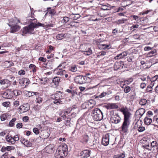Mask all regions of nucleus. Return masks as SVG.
I'll use <instances>...</instances> for the list:
<instances>
[{
	"mask_svg": "<svg viewBox=\"0 0 158 158\" xmlns=\"http://www.w3.org/2000/svg\"><path fill=\"white\" fill-rule=\"evenodd\" d=\"M36 25L33 22H31L28 26L24 27L22 30L23 35L34 31L35 28H36Z\"/></svg>",
	"mask_w": 158,
	"mask_h": 158,
	"instance_id": "nucleus-3",
	"label": "nucleus"
},
{
	"mask_svg": "<svg viewBox=\"0 0 158 158\" xmlns=\"http://www.w3.org/2000/svg\"><path fill=\"white\" fill-rule=\"evenodd\" d=\"M10 32L14 33L18 31L20 28V27L18 25H13L11 27Z\"/></svg>",
	"mask_w": 158,
	"mask_h": 158,
	"instance_id": "nucleus-18",
	"label": "nucleus"
},
{
	"mask_svg": "<svg viewBox=\"0 0 158 158\" xmlns=\"http://www.w3.org/2000/svg\"><path fill=\"white\" fill-rule=\"evenodd\" d=\"M106 53L105 51H102L99 53V54L98 55V56H103L105 55H106Z\"/></svg>",
	"mask_w": 158,
	"mask_h": 158,
	"instance_id": "nucleus-56",
	"label": "nucleus"
},
{
	"mask_svg": "<svg viewBox=\"0 0 158 158\" xmlns=\"http://www.w3.org/2000/svg\"><path fill=\"white\" fill-rule=\"evenodd\" d=\"M106 107L107 109H117L118 106L115 103H109L106 106Z\"/></svg>",
	"mask_w": 158,
	"mask_h": 158,
	"instance_id": "nucleus-13",
	"label": "nucleus"
},
{
	"mask_svg": "<svg viewBox=\"0 0 158 158\" xmlns=\"http://www.w3.org/2000/svg\"><path fill=\"white\" fill-rule=\"evenodd\" d=\"M118 33V31L117 29L115 28L113 30L112 33L113 35H116V34Z\"/></svg>",
	"mask_w": 158,
	"mask_h": 158,
	"instance_id": "nucleus-58",
	"label": "nucleus"
},
{
	"mask_svg": "<svg viewBox=\"0 0 158 158\" xmlns=\"http://www.w3.org/2000/svg\"><path fill=\"white\" fill-rule=\"evenodd\" d=\"M139 127H138V131L139 132H142L145 130V128L143 127H141L139 126Z\"/></svg>",
	"mask_w": 158,
	"mask_h": 158,
	"instance_id": "nucleus-45",
	"label": "nucleus"
},
{
	"mask_svg": "<svg viewBox=\"0 0 158 158\" xmlns=\"http://www.w3.org/2000/svg\"><path fill=\"white\" fill-rule=\"evenodd\" d=\"M152 48L150 47L146 46L144 47V50L145 51H148L151 50Z\"/></svg>",
	"mask_w": 158,
	"mask_h": 158,
	"instance_id": "nucleus-62",
	"label": "nucleus"
},
{
	"mask_svg": "<svg viewBox=\"0 0 158 158\" xmlns=\"http://www.w3.org/2000/svg\"><path fill=\"white\" fill-rule=\"evenodd\" d=\"M85 52V54L87 55H89L91 54L92 53V51L90 48H89L88 51H86Z\"/></svg>",
	"mask_w": 158,
	"mask_h": 158,
	"instance_id": "nucleus-48",
	"label": "nucleus"
},
{
	"mask_svg": "<svg viewBox=\"0 0 158 158\" xmlns=\"http://www.w3.org/2000/svg\"><path fill=\"white\" fill-rule=\"evenodd\" d=\"M88 104L89 109H91L94 107L95 105V102L92 99L89 100L87 102Z\"/></svg>",
	"mask_w": 158,
	"mask_h": 158,
	"instance_id": "nucleus-21",
	"label": "nucleus"
},
{
	"mask_svg": "<svg viewBox=\"0 0 158 158\" xmlns=\"http://www.w3.org/2000/svg\"><path fill=\"white\" fill-rule=\"evenodd\" d=\"M120 56L121 59L124 58L127 56V52L124 51L122 52V53L119 54Z\"/></svg>",
	"mask_w": 158,
	"mask_h": 158,
	"instance_id": "nucleus-44",
	"label": "nucleus"
},
{
	"mask_svg": "<svg viewBox=\"0 0 158 158\" xmlns=\"http://www.w3.org/2000/svg\"><path fill=\"white\" fill-rule=\"evenodd\" d=\"M25 94L27 95V97H30L33 96L32 93L34 95H36V94H38L37 92H30L26 91H25Z\"/></svg>",
	"mask_w": 158,
	"mask_h": 158,
	"instance_id": "nucleus-26",
	"label": "nucleus"
},
{
	"mask_svg": "<svg viewBox=\"0 0 158 158\" xmlns=\"http://www.w3.org/2000/svg\"><path fill=\"white\" fill-rule=\"evenodd\" d=\"M55 100L53 101V102L57 105L62 104V102L58 98H56L54 99Z\"/></svg>",
	"mask_w": 158,
	"mask_h": 158,
	"instance_id": "nucleus-41",
	"label": "nucleus"
},
{
	"mask_svg": "<svg viewBox=\"0 0 158 158\" xmlns=\"http://www.w3.org/2000/svg\"><path fill=\"white\" fill-rule=\"evenodd\" d=\"M89 139V137L87 134H85L82 136L81 141L83 143H86Z\"/></svg>",
	"mask_w": 158,
	"mask_h": 158,
	"instance_id": "nucleus-22",
	"label": "nucleus"
},
{
	"mask_svg": "<svg viewBox=\"0 0 158 158\" xmlns=\"http://www.w3.org/2000/svg\"><path fill=\"white\" fill-rule=\"evenodd\" d=\"M152 86L149 85L147 88V90L148 92H151L152 90Z\"/></svg>",
	"mask_w": 158,
	"mask_h": 158,
	"instance_id": "nucleus-59",
	"label": "nucleus"
},
{
	"mask_svg": "<svg viewBox=\"0 0 158 158\" xmlns=\"http://www.w3.org/2000/svg\"><path fill=\"white\" fill-rule=\"evenodd\" d=\"M23 144L26 147H30L32 145V143L28 140H27L26 141L24 142V143Z\"/></svg>",
	"mask_w": 158,
	"mask_h": 158,
	"instance_id": "nucleus-36",
	"label": "nucleus"
},
{
	"mask_svg": "<svg viewBox=\"0 0 158 158\" xmlns=\"http://www.w3.org/2000/svg\"><path fill=\"white\" fill-rule=\"evenodd\" d=\"M42 99L41 98H38L36 99V102L38 103H40L42 102Z\"/></svg>",
	"mask_w": 158,
	"mask_h": 158,
	"instance_id": "nucleus-63",
	"label": "nucleus"
},
{
	"mask_svg": "<svg viewBox=\"0 0 158 158\" xmlns=\"http://www.w3.org/2000/svg\"><path fill=\"white\" fill-rule=\"evenodd\" d=\"M107 94V93H106V92H102V93H101L98 96H97L95 98H102L103 97H105L106 95Z\"/></svg>",
	"mask_w": 158,
	"mask_h": 158,
	"instance_id": "nucleus-34",
	"label": "nucleus"
},
{
	"mask_svg": "<svg viewBox=\"0 0 158 158\" xmlns=\"http://www.w3.org/2000/svg\"><path fill=\"white\" fill-rule=\"evenodd\" d=\"M91 115L93 119L96 121H100L103 118V114L98 108L94 109L91 112Z\"/></svg>",
	"mask_w": 158,
	"mask_h": 158,
	"instance_id": "nucleus-1",
	"label": "nucleus"
},
{
	"mask_svg": "<svg viewBox=\"0 0 158 158\" xmlns=\"http://www.w3.org/2000/svg\"><path fill=\"white\" fill-rule=\"evenodd\" d=\"M100 39H98L96 40V45L98 46V47L100 48H102L104 50L109 49L111 48V45L110 44H100L101 42Z\"/></svg>",
	"mask_w": 158,
	"mask_h": 158,
	"instance_id": "nucleus-8",
	"label": "nucleus"
},
{
	"mask_svg": "<svg viewBox=\"0 0 158 158\" xmlns=\"http://www.w3.org/2000/svg\"><path fill=\"white\" fill-rule=\"evenodd\" d=\"M0 84L4 88H6L10 85V81L7 79H3L0 81Z\"/></svg>",
	"mask_w": 158,
	"mask_h": 158,
	"instance_id": "nucleus-10",
	"label": "nucleus"
},
{
	"mask_svg": "<svg viewBox=\"0 0 158 158\" xmlns=\"http://www.w3.org/2000/svg\"><path fill=\"white\" fill-rule=\"evenodd\" d=\"M12 94H13L15 96H17L20 94L19 93V92L17 90H15L12 91Z\"/></svg>",
	"mask_w": 158,
	"mask_h": 158,
	"instance_id": "nucleus-47",
	"label": "nucleus"
},
{
	"mask_svg": "<svg viewBox=\"0 0 158 158\" xmlns=\"http://www.w3.org/2000/svg\"><path fill=\"white\" fill-rule=\"evenodd\" d=\"M39 60L43 62H45L46 60V58L43 57H40L39 58Z\"/></svg>",
	"mask_w": 158,
	"mask_h": 158,
	"instance_id": "nucleus-60",
	"label": "nucleus"
},
{
	"mask_svg": "<svg viewBox=\"0 0 158 158\" xmlns=\"http://www.w3.org/2000/svg\"><path fill=\"white\" fill-rule=\"evenodd\" d=\"M147 102V100L145 99H142L139 101V104L142 106L145 105Z\"/></svg>",
	"mask_w": 158,
	"mask_h": 158,
	"instance_id": "nucleus-32",
	"label": "nucleus"
},
{
	"mask_svg": "<svg viewBox=\"0 0 158 158\" xmlns=\"http://www.w3.org/2000/svg\"><path fill=\"white\" fill-rule=\"evenodd\" d=\"M90 152L89 150H85L81 152L80 156L82 158H87L90 156Z\"/></svg>",
	"mask_w": 158,
	"mask_h": 158,
	"instance_id": "nucleus-11",
	"label": "nucleus"
},
{
	"mask_svg": "<svg viewBox=\"0 0 158 158\" xmlns=\"http://www.w3.org/2000/svg\"><path fill=\"white\" fill-rule=\"evenodd\" d=\"M4 97L6 98L10 99L12 97V95H10V94H9L7 92H5L3 94Z\"/></svg>",
	"mask_w": 158,
	"mask_h": 158,
	"instance_id": "nucleus-37",
	"label": "nucleus"
},
{
	"mask_svg": "<svg viewBox=\"0 0 158 158\" xmlns=\"http://www.w3.org/2000/svg\"><path fill=\"white\" fill-rule=\"evenodd\" d=\"M146 115V117L151 118V117L153 116V113L152 111L149 110L147 112Z\"/></svg>",
	"mask_w": 158,
	"mask_h": 158,
	"instance_id": "nucleus-42",
	"label": "nucleus"
},
{
	"mask_svg": "<svg viewBox=\"0 0 158 158\" xmlns=\"http://www.w3.org/2000/svg\"><path fill=\"white\" fill-rule=\"evenodd\" d=\"M144 122L145 124L149 125L152 123V119L151 118L146 117L144 119Z\"/></svg>",
	"mask_w": 158,
	"mask_h": 158,
	"instance_id": "nucleus-20",
	"label": "nucleus"
},
{
	"mask_svg": "<svg viewBox=\"0 0 158 158\" xmlns=\"http://www.w3.org/2000/svg\"><path fill=\"white\" fill-rule=\"evenodd\" d=\"M10 103L9 102H3L2 103V105L3 106L7 107L8 106Z\"/></svg>",
	"mask_w": 158,
	"mask_h": 158,
	"instance_id": "nucleus-61",
	"label": "nucleus"
},
{
	"mask_svg": "<svg viewBox=\"0 0 158 158\" xmlns=\"http://www.w3.org/2000/svg\"><path fill=\"white\" fill-rule=\"evenodd\" d=\"M55 71H56V74L60 76L64 75V74L66 73V71L63 70L62 68L61 69H56Z\"/></svg>",
	"mask_w": 158,
	"mask_h": 158,
	"instance_id": "nucleus-15",
	"label": "nucleus"
},
{
	"mask_svg": "<svg viewBox=\"0 0 158 158\" xmlns=\"http://www.w3.org/2000/svg\"><path fill=\"white\" fill-rule=\"evenodd\" d=\"M33 131L34 133L36 135L39 133V131L38 129L36 127H35L33 129Z\"/></svg>",
	"mask_w": 158,
	"mask_h": 158,
	"instance_id": "nucleus-51",
	"label": "nucleus"
},
{
	"mask_svg": "<svg viewBox=\"0 0 158 158\" xmlns=\"http://www.w3.org/2000/svg\"><path fill=\"white\" fill-rule=\"evenodd\" d=\"M18 74L20 75H23L25 74V71L23 70H21L19 71Z\"/></svg>",
	"mask_w": 158,
	"mask_h": 158,
	"instance_id": "nucleus-57",
	"label": "nucleus"
},
{
	"mask_svg": "<svg viewBox=\"0 0 158 158\" xmlns=\"http://www.w3.org/2000/svg\"><path fill=\"white\" fill-rule=\"evenodd\" d=\"M131 18H133V19L135 21H138L139 20V17L138 16L136 15H131Z\"/></svg>",
	"mask_w": 158,
	"mask_h": 158,
	"instance_id": "nucleus-53",
	"label": "nucleus"
},
{
	"mask_svg": "<svg viewBox=\"0 0 158 158\" xmlns=\"http://www.w3.org/2000/svg\"><path fill=\"white\" fill-rule=\"evenodd\" d=\"M153 122L154 121H156L157 123L158 124V117H157V116H155L153 118Z\"/></svg>",
	"mask_w": 158,
	"mask_h": 158,
	"instance_id": "nucleus-64",
	"label": "nucleus"
},
{
	"mask_svg": "<svg viewBox=\"0 0 158 158\" xmlns=\"http://www.w3.org/2000/svg\"><path fill=\"white\" fill-rule=\"evenodd\" d=\"M110 115L111 123L117 124L120 122L121 119L118 113H114L113 110H111L110 112Z\"/></svg>",
	"mask_w": 158,
	"mask_h": 158,
	"instance_id": "nucleus-2",
	"label": "nucleus"
},
{
	"mask_svg": "<svg viewBox=\"0 0 158 158\" xmlns=\"http://www.w3.org/2000/svg\"><path fill=\"white\" fill-rule=\"evenodd\" d=\"M71 19L73 20H76L80 17V15L79 14H72L70 15Z\"/></svg>",
	"mask_w": 158,
	"mask_h": 158,
	"instance_id": "nucleus-25",
	"label": "nucleus"
},
{
	"mask_svg": "<svg viewBox=\"0 0 158 158\" xmlns=\"http://www.w3.org/2000/svg\"><path fill=\"white\" fill-rule=\"evenodd\" d=\"M23 112H20V113H24L30 110V107L28 103H26L24 104L23 106H22Z\"/></svg>",
	"mask_w": 158,
	"mask_h": 158,
	"instance_id": "nucleus-17",
	"label": "nucleus"
},
{
	"mask_svg": "<svg viewBox=\"0 0 158 158\" xmlns=\"http://www.w3.org/2000/svg\"><path fill=\"white\" fill-rule=\"evenodd\" d=\"M69 20V17L65 16L63 17V19L61 20V22L63 23H65L68 22Z\"/></svg>",
	"mask_w": 158,
	"mask_h": 158,
	"instance_id": "nucleus-35",
	"label": "nucleus"
},
{
	"mask_svg": "<svg viewBox=\"0 0 158 158\" xmlns=\"http://www.w3.org/2000/svg\"><path fill=\"white\" fill-rule=\"evenodd\" d=\"M125 156L124 153H121L119 154L114 155L113 158H124Z\"/></svg>",
	"mask_w": 158,
	"mask_h": 158,
	"instance_id": "nucleus-28",
	"label": "nucleus"
},
{
	"mask_svg": "<svg viewBox=\"0 0 158 158\" xmlns=\"http://www.w3.org/2000/svg\"><path fill=\"white\" fill-rule=\"evenodd\" d=\"M61 148V150H63L67 154V151H68V147L66 144H64L61 146H60L59 149Z\"/></svg>",
	"mask_w": 158,
	"mask_h": 158,
	"instance_id": "nucleus-27",
	"label": "nucleus"
},
{
	"mask_svg": "<svg viewBox=\"0 0 158 158\" xmlns=\"http://www.w3.org/2000/svg\"><path fill=\"white\" fill-rule=\"evenodd\" d=\"M110 135L107 133L104 135L102 138V143L104 146H107L109 143Z\"/></svg>",
	"mask_w": 158,
	"mask_h": 158,
	"instance_id": "nucleus-7",
	"label": "nucleus"
},
{
	"mask_svg": "<svg viewBox=\"0 0 158 158\" xmlns=\"http://www.w3.org/2000/svg\"><path fill=\"white\" fill-rule=\"evenodd\" d=\"M119 63L120 65H119L118 64V67H117V69H119V67L121 66H122V68H126V65L124 64V63L122 61H119Z\"/></svg>",
	"mask_w": 158,
	"mask_h": 158,
	"instance_id": "nucleus-43",
	"label": "nucleus"
},
{
	"mask_svg": "<svg viewBox=\"0 0 158 158\" xmlns=\"http://www.w3.org/2000/svg\"><path fill=\"white\" fill-rule=\"evenodd\" d=\"M89 78L86 76L79 75L77 76L75 79V82L79 84H82L87 83V80Z\"/></svg>",
	"mask_w": 158,
	"mask_h": 158,
	"instance_id": "nucleus-4",
	"label": "nucleus"
},
{
	"mask_svg": "<svg viewBox=\"0 0 158 158\" xmlns=\"http://www.w3.org/2000/svg\"><path fill=\"white\" fill-rule=\"evenodd\" d=\"M28 20H29L28 21L30 22V23L31 22H33L34 23L36 22L37 20L36 19H35L34 17H31V18L29 19H28Z\"/></svg>",
	"mask_w": 158,
	"mask_h": 158,
	"instance_id": "nucleus-52",
	"label": "nucleus"
},
{
	"mask_svg": "<svg viewBox=\"0 0 158 158\" xmlns=\"http://www.w3.org/2000/svg\"><path fill=\"white\" fill-rule=\"evenodd\" d=\"M127 20V19L123 18L121 19L115 21L114 22V23L116 25H119L121 24L124 23Z\"/></svg>",
	"mask_w": 158,
	"mask_h": 158,
	"instance_id": "nucleus-24",
	"label": "nucleus"
},
{
	"mask_svg": "<svg viewBox=\"0 0 158 158\" xmlns=\"http://www.w3.org/2000/svg\"><path fill=\"white\" fill-rule=\"evenodd\" d=\"M54 148V145L50 144L47 146L45 148V151L47 153H50L53 152V149Z\"/></svg>",
	"mask_w": 158,
	"mask_h": 158,
	"instance_id": "nucleus-16",
	"label": "nucleus"
},
{
	"mask_svg": "<svg viewBox=\"0 0 158 158\" xmlns=\"http://www.w3.org/2000/svg\"><path fill=\"white\" fill-rule=\"evenodd\" d=\"M145 110L143 108H140L137 110L135 112V115L138 116L140 118L145 113Z\"/></svg>",
	"mask_w": 158,
	"mask_h": 158,
	"instance_id": "nucleus-14",
	"label": "nucleus"
},
{
	"mask_svg": "<svg viewBox=\"0 0 158 158\" xmlns=\"http://www.w3.org/2000/svg\"><path fill=\"white\" fill-rule=\"evenodd\" d=\"M130 124V121H123V122L121 127L122 131L124 133H127L128 130V128Z\"/></svg>",
	"mask_w": 158,
	"mask_h": 158,
	"instance_id": "nucleus-6",
	"label": "nucleus"
},
{
	"mask_svg": "<svg viewBox=\"0 0 158 158\" xmlns=\"http://www.w3.org/2000/svg\"><path fill=\"white\" fill-rule=\"evenodd\" d=\"M64 35L63 34H58L56 36V38L59 40H60L63 38Z\"/></svg>",
	"mask_w": 158,
	"mask_h": 158,
	"instance_id": "nucleus-46",
	"label": "nucleus"
},
{
	"mask_svg": "<svg viewBox=\"0 0 158 158\" xmlns=\"http://www.w3.org/2000/svg\"><path fill=\"white\" fill-rule=\"evenodd\" d=\"M110 5L107 4V5H104V4H102V7L101 8V9L103 10H108L110 9Z\"/></svg>",
	"mask_w": 158,
	"mask_h": 158,
	"instance_id": "nucleus-29",
	"label": "nucleus"
},
{
	"mask_svg": "<svg viewBox=\"0 0 158 158\" xmlns=\"http://www.w3.org/2000/svg\"><path fill=\"white\" fill-rule=\"evenodd\" d=\"M19 83L21 86H24L26 84L25 87H26L30 83V81L28 79L23 78L19 80Z\"/></svg>",
	"mask_w": 158,
	"mask_h": 158,
	"instance_id": "nucleus-9",
	"label": "nucleus"
},
{
	"mask_svg": "<svg viewBox=\"0 0 158 158\" xmlns=\"http://www.w3.org/2000/svg\"><path fill=\"white\" fill-rule=\"evenodd\" d=\"M70 70L72 72H75L77 70V66L76 65L71 66L70 68Z\"/></svg>",
	"mask_w": 158,
	"mask_h": 158,
	"instance_id": "nucleus-38",
	"label": "nucleus"
},
{
	"mask_svg": "<svg viewBox=\"0 0 158 158\" xmlns=\"http://www.w3.org/2000/svg\"><path fill=\"white\" fill-rule=\"evenodd\" d=\"M58 150V152L56 153V154L60 155H62L63 156H65L67 155V153L64 152L63 150H61V148L59 149Z\"/></svg>",
	"mask_w": 158,
	"mask_h": 158,
	"instance_id": "nucleus-30",
	"label": "nucleus"
},
{
	"mask_svg": "<svg viewBox=\"0 0 158 158\" xmlns=\"http://www.w3.org/2000/svg\"><path fill=\"white\" fill-rule=\"evenodd\" d=\"M9 23H8V24L9 27H12L15 24H16L17 23V22H19V20H16V19H15L12 18L9 19Z\"/></svg>",
	"mask_w": 158,
	"mask_h": 158,
	"instance_id": "nucleus-19",
	"label": "nucleus"
},
{
	"mask_svg": "<svg viewBox=\"0 0 158 158\" xmlns=\"http://www.w3.org/2000/svg\"><path fill=\"white\" fill-rule=\"evenodd\" d=\"M135 94L134 93H131L129 94V96L130 99L131 100H133L134 99L135 97Z\"/></svg>",
	"mask_w": 158,
	"mask_h": 158,
	"instance_id": "nucleus-54",
	"label": "nucleus"
},
{
	"mask_svg": "<svg viewBox=\"0 0 158 158\" xmlns=\"http://www.w3.org/2000/svg\"><path fill=\"white\" fill-rule=\"evenodd\" d=\"M65 68V66L64 65V63L63 64H60L57 67V68L56 69H61L62 68V69H63L64 68Z\"/></svg>",
	"mask_w": 158,
	"mask_h": 158,
	"instance_id": "nucleus-55",
	"label": "nucleus"
},
{
	"mask_svg": "<svg viewBox=\"0 0 158 158\" xmlns=\"http://www.w3.org/2000/svg\"><path fill=\"white\" fill-rule=\"evenodd\" d=\"M52 82L54 83L56 86L58 85L60 81V78L59 77H54L52 79Z\"/></svg>",
	"mask_w": 158,
	"mask_h": 158,
	"instance_id": "nucleus-23",
	"label": "nucleus"
},
{
	"mask_svg": "<svg viewBox=\"0 0 158 158\" xmlns=\"http://www.w3.org/2000/svg\"><path fill=\"white\" fill-rule=\"evenodd\" d=\"M131 90V88L129 86L126 87L124 89V91L126 93L129 92Z\"/></svg>",
	"mask_w": 158,
	"mask_h": 158,
	"instance_id": "nucleus-50",
	"label": "nucleus"
},
{
	"mask_svg": "<svg viewBox=\"0 0 158 158\" xmlns=\"http://www.w3.org/2000/svg\"><path fill=\"white\" fill-rule=\"evenodd\" d=\"M35 68L36 66L34 64H31L29 65V68L32 69V71L33 73L35 72L36 71Z\"/></svg>",
	"mask_w": 158,
	"mask_h": 158,
	"instance_id": "nucleus-33",
	"label": "nucleus"
},
{
	"mask_svg": "<svg viewBox=\"0 0 158 158\" xmlns=\"http://www.w3.org/2000/svg\"><path fill=\"white\" fill-rule=\"evenodd\" d=\"M120 111L124 115V118L123 121H130L129 118L131 114L129 112L127 108H122L120 109Z\"/></svg>",
	"mask_w": 158,
	"mask_h": 158,
	"instance_id": "nucleus-5",
	"label": "nucleus"
},
{
	"mask_svg": "<svg viewBox=\"0 0 158 158\" xmlns=\"http://www.w3.org/2000/svg\"><path fill=\"white\" fill-rule=\"evenodd\" d=\"M157 142L156 141H153L150 144H144L143 145V147L147 149L151 150L152 148H154L156 146Z\"/></svg>",
	"mask_w": 158,
	"mask_h": 158,
	"instance_id": "nucleus-12",
	"label": "nucleus"
},
{
	"mask_svg": "<svg viewBox=\"0 0 158 158\" xmlns=\"http://www.w3.org/2000/svg\"><path fill=\"white\" fill-rule=\"evenodd\" d=\"M82 107L83 109H88L89 107L88 106V103L87 102H85L82 105Z\"/></svg>",
	"mask_w": 158,
	"mask_h": 158,
	"instance_id": "nucleus-40",
	"label": "nucleus"
},
{
	"mask_svg": "<svg viewBox=\"0 0 158 158\" xmlns=\"http://www.w3.org/2000/svg\"><path fill=\"white\" fill-rule=\"evenodd\" d=\"M62 94L61 92L60 91H59L58 92V93H56V94H55V97L54 98L55 99L58 98V99H60V94Z\"/></svg>",
	"mask_w": 158,
	"mask_h": 158,
	"instance_id": "nucleus-49",
	"label": "nucleus"
},
{
	"mask_svg": "<svg viewBox=\"0 0 158 158\" xmlns=\"http://www.w3.org/2000/svg\"><path fill=\"white\" fill-rule=\"evenodd\" d=\"M16 120V119L15 118H13L9 122V126L13 127L14 125V123Z\"/></svg>",
	"mask_w": 158,
	"mask_h": 158,
	"instance_id": "nucleus-39",
	"label": "nucleus"
},
{
	"mask_svg": "<svg viewBox=\"0 0 158 158\" xmlns=\"http://www.w3.org/2000/svg\"><path fill=\"white\" fill-rule=\"evenodd\" d=\"M64 116L65 117V118H64V119L65 120V124L66 126H70V121L71 120V118H68L67 119H68V120H66V118L67 117L65 115H64Z\"/></svg>",
	"mask_w": 158,
	"mask_h": 158,
	"instance_id": "nucleus-31",
	"label": "nucleus"
}]
</instances>
